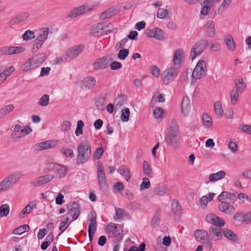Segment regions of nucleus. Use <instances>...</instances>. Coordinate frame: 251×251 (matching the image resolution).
I'll use <instances>...</instances> for the list:
<instances>
[{"label":"nucleus","mask_w":251,"mask_h":251,"mask_svg":"<svg viewBox=\"0 0 251 251\" xmlns=\"http://www.w3.org/2000/svg\"><path fill=\"white\" fill-rule=\"evenodd\" d=\"M165 141L167 145L171 146L174 148L179 147L180 142L179 138V128L176 121L174 120L170 127V131L166 134Z\"/></svg>","instance_id":"f257e3e1"},{"label":"nucleus","mask_w":251,"mask_h":251,"mask_svg":"<svg viewBox=\"0 0 251 251\" xmlns=\"http://www.w3.org/2000/svg\"><path fill=\"white\" fill-rule=\"evenodd\" d=\"M77 150L76 162L78 164H83L86 162L92 154L90 142L86 140L81 142L77 147Z\"/></svg>","instance_id":"f03ea898"},{"label":"nucleus","mask_w":251,"mask_h":251,"mask_svg":"<svg viewBox=\"0 0 251 251\" xmlns=\"http://www.w3.org/2000/svg\"><path fill=\"white\" fill-rule=\"evenodd\" d=\"M46 59L43 54H36L27 59L21 66L20 69L24 72H28L38 68Z\"/></svg>","instance_id":"7ed1b4c3"},{"label":"nucleus","mask_w":251,"mask_h":251,"mask_svg":"<svg viewBox=\"0 0 251 251\" xmlns=\"http://www.w3.org/2000/svg\"><path fill=\"white\" fill-rule=\"evenodd\" d=\"M20 174L15 173L5 177L0 182V193L5 192L11 189L17 183L20 178Z\"/></svg>","instance_id":"20e7f679"},{"label":"nucleus","mask_w":251,"mask_h":251,"mask_svg":"<svg viewBox=\"0 0 251 251\" xmlns=\"http://www.w3.org/2000/svg\"><path fill=\"white\" fill-rule=\"evenodd\" d=\"M208 46V41L201 39L197 41L192 46L190 51V58L193 60L200 56Z\"/></svg>","instance_id":"39448f33"},{"label":"nucleus","mask_w":251,"mask_h":251,"mask_svg":"<svg viewBox=\"0 0 251 251\" xmlns=\"http://www.w3.org/2000/svg\"><path fill=\"white\" fill-rule=\"evenodd\" d=\"M31 131L32 129L29 126H21L17 124L14 126L11 137L14 141H17L23 137L29 134Z\"/></svg>","instance_id":"423d86ee"},{"label":"nucleus","mask_w":251,"mask_h":251,"mask_svg":"<svg viewBox=\"0 0 251 251\" xmlns=\"http://www.w3.org/2000/svg\"><path fill=\"white\" fill-rule=\"evenodd\" d=\"M113 60L112 54L102 56L96 59L93 63V69L95 70H103L107 68Z\"/></svg>","instance_id":"0eeeda50"},{"label":"nucleus","mask_w":251,"mask_h":251,"mask_svg":"<svg viewBox=\"0 0 251 251\" xmlns=\"http://www.w3.org/2000/svg\"><path fill=\"white\" fill-rule=\"evenodd\" d=\"M206 72L207 68L205 61L203 60H200L193 70L192 77L196 79H200L206 75Z\"/></svg>","instance_id":"6e6552de"},{"label":"nucleus","mask_w":251,"mask_h":251,"mask_svg":"<svg viewBox=\"0 0 251 251\" xmlns=\"http://www.w3.org/2000/svg\"><path fill=\"white\" fill-rule=\"evenodd\" d=\"M178 74L177 69L170 67L166 69L162 74V79L165 84H168Z\"/></svg>","instance_id":"1a4fd4ad"},{"label":"nucleus","mask_w":251,"mask_h":251,"mask_svg":"<svg viewBox=\"0 0 251 251\" xmlns=\"http://www.w3.org/2000/svg\"><path fill=\"white\" fill-rule=\"evenodd\" d=\"M93 8V6L91 4L83 5L74 9L70 12L69 16L71 18H75L79 15L90 11Z\"/></svg>","instance_id":"9d476101"},{"label":"nucleus","mask_w":251,"mask_h":251,"mask_svg":"<svg viewBox=\"0 0 251 251\" xmlns=\"http://www.w3.org/2000/svg\"><path fill=\"white\" fill-rule=\"evenodd\" d=\"M48 168L50 170L54 169L55 170L56 176L59 178L64 177L67 174V168L56 163H49Z\"/></svg>","instance_id":"9b49d317"},{"label":"nucleus","mask_w":251,"mask_h":251,"mask_svg":"<svg viewBox=\"0 0 251 251\" xmlns=\"http://www.w3.org/2000/svg\"><path fill=\"white\" fill-rule=\"evenodd\" d=\"M84 49L82 45L74 46L69 49L66 54L70 61L76 58L82 51Z\"/></svg>","instance_id":"f8f14e48"},{"label":"nucleus","mask_w":251,"mask_h":251,"mask_svg":"<svg viewBox=\"0 0 251 251\" xmlns=\"http://www.w3.org/2000/svg\"><path fill=\"white\" fill-rule=\"evenodd\" d=\"M53 178L54 176L53 175L48 174L33 179L31 181V184L34 187L40 186L43 184L50 182Z\"/></svg>","instance_id":"ddd939ff"},{"label":"nucleus","mask_w":251,"mask_h":251,"mask_svg":"<svg viewBox=\"0 0 251 251\" xmlns=\"http://www.w3.org/2000/svg\"><path fill=\"white\" fill-rule=\"evenodd\" d=\"M206 220L207 222L216 226V227H222L226 224L225 221L222 218L213 214L207 215L206 217Z\"/></svg>","instance_id":"4468645a"},{"label":"nucleus","mask_w":251,"mask_h":251,"mask_svg":"<svg viewBox=\"0 0 251 251\" xmlns=\"http://www.w3.org/2000/svg\"><path fill=\"white\" fill-rule=\"evenodd\" d=\"M68 214L72 216L74 220H76L80 213L78 204L75 202H70L68 206Z\"/></svg>","instance_id":"2eb2a0df"},{"label":"nucleus","mask_w":251,"mask_h":251,"mask_svg":"<svg viewBox=\"0 0 251 251\" xmlns=\"http://www.w3.org/2000/svg\"><path fill=\"white\" fill-rule=\"evenodd\" d=\"M29 16V13L27 12L18 14L10 20L9 25L11 26H14L15 25L24 22L27 19Z\"/></svg>","instance_id":"dca6fc26"},{"label":"nucleus","mask_w":251,"mask_h":251,"mask_svg":"<svg viewBox=\"0 0 251 251\" xmlns=\"http://www.w3.org/2000/svg\"><path fill=\"white\" fill-rule=\"evenodd\" d=\"M96 83V80L94 77L87 76L85 77L82 81V88L85 90H89L92 89Z\"/></svg>","instance_id":"f3484780"},{"label":"nucleus","mask_w":251,"mask_h":251,"mask_svg":"<svg viewBox=\"0 0 251 251\" xmlns=\"http://www.w3.org/2000/svg\"><path fill=\"white\" fill-rule=\"evenodd\" d=\"M121 230V226L118 224H109L106 227L107 233L110 236L113 237H116L120 235Z\"/></svg>","instance_id":"a211bd4d"},{"label":"nucleus","mask_w":251,"mask_h":251,"mask_svg":"<svg viewBox=\"0 0 251 251\" xmlns=\"http://www.w3.org/2000/svg\"><path fill=\"white\" fill-rule=\"evenodd\" d=\"M221 228L220 227L211 226L209 228V236L213 241H217L222 238Z\"/></svg>","instance_id":"6ab92c4d"},{"label":"nucleus","mask_w":251,"mask_h":251,"mask_svg":"<svg viewBox=\"0 0 251 251\" xmlns=\"http://www.w3.org/2000/svg\"><path fill=\"white\" fill-rule=\"evenodd\" d=\"M219 210L226 214L232 215L234 213L235 208L232 205L227 202H223L219 204Z\"/></svg>","instance_id":"aec40b11"},{"label":"nucleus","mask_w":251,"mask_h":251,"mask_svg":"<svg viewBox=\"0 0 251 251\" xmlns=\"http://www.w3.org/2000/svg\"><path fill=\"white\" fill-rule=\"evenodd\" d=\"M57 141L55 140H48L44 141L35 146L36 149L38 150H43L49 148H54L57 145Z\"/></svg>","instance_id":"412c9836"},{"label":"nucleus","mask_w":251,"mask_h":251,"mask_svg":"<svg viewBox=\"0 0 251 251\" xmlns=\"http://www.w3.org/2000/svg\"><path fill=\"white\" fill-rule=\"evenodd\" d=\"M184 57V51L181 49L176 50L174 56L173 64L175 66L180 67L182 59Z\"/></svg>","instance_id":"4be33fe9"},{"label":"nucleus","mask_w":251,"mask_h":251,"mask_svg":"<svg viewBox=\"0 0 251 251\" xmlns=\"http://www.w3.org/2000/svg\"><path fill=\"white\" fill-rule=\"evenodd\" d=\"M191 102L188 96H184L181 102V111L184 115L186 116L191 109Z\"/></svg>","instance_id":"5701e85b"},{"label":"nucleus","mask_w":251,"mask_h":251,"mask_svg":"<svg viewBox=\"0 0 251 251\" xmlns=\"http://www.w3.org/2000/svg\"><path fill=\"white\" fill-rule=\"evenodd\" d=\"M205 32L209 37H214L216 34L215 24L213 22L207 21L205 25Z\"/></svg>","instance_id":"b1692460"},{"label":"nucleus","mask_w":251,"mask_h":251,"mask_svg":"<svg viewBox=\"0 0 251 251\" xmlns=\"http://www.w3.org/2000/svg\"><path fill=\"white\" fill-rule=\"evenodd\" d=\"M118 12L119 10L117 7H112L101 13L100 18L101 20H105L112 17Z\"/></svg>","instance_id":"393cba45"},{"label":"nucleus","mask_w":251,"mask_h":251,"mask_svg":"<svg viewBox=\"0 0 251 251\" xmlns=\"http://www.w3.org/2000/svg\"><path fill=\"white\" fill-rule=\"evenodd\" d=\"M49 32V27H42L39 30L36 38L45 42L48 38Z\"/></svg>","instance_id":"a878e982"},{"label":"nucleus","mask_w":251,"mask_h":251,"mask_svg":"<svg viewBox=\"0 0 251 251\" xmlns=\"http://www.w3.org/2000/svg\"><path fill=\"white\" fill-rule=\"evenodd\" d=\"M227 49L231 51H234L236 48V45L234 41L232 36L231 35H226L224 39Z\"/></svg>","instance_id":"bb28decb"},{"label":"nucleus","mask_w":251,"mask_h":251,"mask_svg":"<svg viewBox=\"0 0 251 251\" xmlns=\"http://www.w3.org/2000/svg\"><path fill=\"white\" fill-rule=\"evenodd\" d=\"M226 173L224 171H220L216 173L211 174L209 176V180L211 182H216L225 178Z\"/></svg>","instance_id":"cd10ccee"},{"label":"nucleus","mask_w":251,"mask_h":251,"mask_svg":"<svg viewBox=\"0 0 251 251\" xmlns=\"http://www.w3.org/2000/svg\"><path fill=\"white\" fill-rule=\"evenodd\" d=\"M91 33L95 36H100L104 34L103 31V25L99 23L93 25L91 29Z\"/></svg>","instance_id":"c85d7f7f"},{"label":"nucleus","mask_w":251,"mask_h":251,"mask_svg":"<svg viewBox=\"0 0 251 251\" xmlns=\"http://www.w3.org/2000/svg\"><path fill=\"white\" fill-rule=\"evenodd\" d=\"M235 88L232 89L238 92H243L246 87V85L243 79H236L234 81Z\"/></svg>","instance_id":"c756f323"},{"label":"nucleus","mask_w":251,"mask_h":251,"mask_svg":"<svg viewBox=\"0 0 251 251\" xmlns=\"http://www.w3.org/2000/svg\"><path fill=\"white\" fill-rule=\"evenodd\" d=\"M87 223L88 225V232H95L96 231V217L94 216L89 217Z\"/></svg>","instance_id":"7c9ffc66"},{"label":"nucleus","mask_w":251,"mask_h":251,"mask_svg":"<svg viewBox=\"0 0 251 251\" xmlns=\"http://www.w3.org/2000/svg\"><path fill=\"white\" fill-rule=\"evenodd\" d=\"M15 69L13 66L5 69L3 71L1 68V75L0 76L2 78L1 80L3 82L8 76H9L12 74V73L15 71Z\"/></svg>","instance_id":"2f4dec72"},{"label":"nucleus","mask_w":251,"mask_h":251,"mask_svg":"<svg viewBox=\"0 0 251 251\" xmlns=\"http://www.w3.org/2000/svg\"><path fill=\"white\" fill-rule=\"evenodd\" d=\"M36 202L35 201L30 202L21 212L19 216L21 218L24 217V215L30 213L34 207L36 206Z\"/></svg>","instance_id":"473e14b6"},{"label":"nucleus","mask_w":251,"mask_h":251,"mask_svg":"<svg viewBox=\"0 0 251 251\" xmlns=\"http://www.w3.org/2000/svg\"><path fill=\"white\" fill-rule=\"evenodd\" d=\"M203 126L206 128H210L213 126L212 118L207 113H203L202 116Z\"/></svg>","instance_id":"72a5a7b5"},{"label":"nucleus","mask_w":251,"mask_h":251,"mask_svg":"<svg viewBox=\"0 0 251 251\" xmlns=\"http://www.w3.org/2000/svg\"><path fill=\"white\" fill-rule=\"evenodd\" d=\"M229 97L231 104L233 105L237 104L239 99V92L231 89L229 92Z\"/></svg>","instance_id":"f704fd0d"},{"label":"nucleus","mask_w":251,"mask_h":251,"mask_svg":"<svg viewBox=\"0 0 251 251\" xmlns=\"http://www.w3.org/2000/svg\"><path fill=\"white\" fill-rule=\"evenodd\" d=\"M118 172L125 176L126 181L131 178V174L128 168L126 166H121L118 169Z\"/></svg>","instance_id":"c9c22d12"},{"label":"nucleus","mask_w":251,"mask_h":251,"mask_svg":"<svg viewBox=\"0 0 251 251\" xmlns=\"http://www.w3.org/2000/svg\"><path fill=\"white\" fill-rule=\"evenodd\" d=\"M228 199H230L231 200H235L236 199L235 195L231 194L227 192L224 191V192H222L219 196V200L221 202H225V201H226Z\"/></svg>","instance_id":"e433bc0d"},{"label":"nucleus","mask_w":251,"mask_h":251,"mask_svg":"<svg viewBox=\"0 0 251 251\" xmlns=\"http://www.w3.org/2000/svg\"><path fill=\"white\" fill-rule=\"evenodd\" d=\"M153 38L158 40H162L166 38L165 32L160 28L155 27L153 28Z\"/></svg>","instance_id":"4c0bfd02"},{"label":"nucleus","mask_w":251,"mask_h":251,"mask_svg":"<svg viewBox=\"0 0 251 251\" xmlns=\"http://www.w3.org/2000/svg\"><path fill=\"white\" fill-rule=\"evenodd\" d=\"M223 233L225 237L231 241L235 242L237 240V236L232 230L228 228L224 229Z\"/></svg>","instance_id":"58836bf2"},{"label":"nucleus","mask_w":251,"mask_h":251,"mask_svg":"<svg viewBox=\"0 0 251 251\" xmlns=\"http://www.w3.org/2000/svg\"><path fill=\"white\" fill-rule=\"evenodd\" d=\"M214 108L216 115L219 117H222L224 114V110L222 108V103L220 101L215 102Z\"/></svg>","instance_id":"ea45409f"},{"label":"nucleus","mask_w":251,"mask_h":251,"mask_svg":"<svg viewBox=\"0 0 251 251\" xmlns=\"http://www.w3.org/2000/svg\"><path fill=\"white\" fill-rule=\"evenodd\" d=\"M214 194L213 193H209L207 195L202 196L201 199V204L202 207H205L209 201L212 200Z\"/></svg>","instance_id":"a19ab883"},{"label":"nucleus","mask_w":251,"mask_h":251,"mask_svg":"<svg viewBox=\"0 0 251 251\" xmlns=\"http://www.w3.org/2000/svg\"><path fill=\"white\" fill-rule=\"evenodd\" d=\"M143 171L144 174L148 177H151L153 175L149 163L146 160L143 161Z\"/></svg>","instance_id":"79ce46f5"},{"label":"nucleus","mask_w":251,"mask_h":251,"mask_svg":"<svg viewBox=\"0 0 251 251\" xmlns=\"http://www.w3.org/2000/svg\"><path fill=\"white\" fill-rule=\"evenodd\" d=\"M60 152L67 158H72L75 157L74 151L71 148L62 147L60 150Z\"/></svg>","instance_id":"37998d69"},{"label":"nucleus","mask_w":251,"mask_h":251,"mask_svg":"<svg viewBox=\"0 0 251 251\" xmlns=\"http://www.w3.org/2000/svg\"><path fill=\"white\" fill-rule=\"evenodd\" d=\"M29 230V226L27 225H24L14 229L12 233L15 235H21Z\"/></svg>","instance_id":"c03bdc74"},{"label":"nucleus","mask_w":251,"mask_h":251,"mask_svg":"<svg viewBox=\"0 0 251 251\" xmlns=\"http://www.w3.org/2000/svg\"><path fill=\"white\" fill-rule=\"evenodd\" d=\"M195 235L199 241L201 242L207 239L208 234L205 231L198 230L195 232Z\"/></svg>","instance_id":"a18cd8bd"},{"label":"nucleus","mask_w":251,"mask_h":251,"mask_svg":"<svg viewBox=\"0 0 251 251\" xmlns=\"http://www.w3.org/2000/svg\"><path fill=\"white\" fill-rule=\"evenodd\" d=\"M164 114V111L162 107H157L153 111V115L155 119L161 120Z\"/></svg>","instance_id":"49530a36"},{"label":"nucleus","mask_w":251,"mask_h":251,"mask_svg":"<svg viewBox=\"0 0 251 251\" xmlns=\"http://www.w3.org/2000/svg\"><path fill=\"white\" fill-rule=\"evenodd\" d=\"M10 212V207L8 204H3L0 206V218L6 217Z\"/></svg>","instance_id":"de8ad7c7"},{"label":"nucleus","mask_w":251,"mask_h":251,"mask_svg":"<svg viewBox=\"0 0 251 251\" xmlns=\"http://www.w3.org/2000/svg\"><path fill=\"white\" fill-rule=\"evenodd\" d=\"M130 110L128 108H125L121 111V119L124 122H126L129 120Z\"/></svg>","instance_id":"09e8293b"},{"label":"nucleus","mask_w":251,"mask_h":251,"mask_svg":"<svg viewBox=\"0 0 251 251\" xmlns=\"http://www.w3.org/2000/svg\"><path fill=\"white\" fill-rule=\"evenodd\" d=\"M35 37L34 32L29 29L26 30L23 35V39L25 41L31 40Z\"/></svg>","instance_id":"8fccbe9b"},{"label":"nucleus","mask_w":251,"mask_h":251,"mask_svg":"<svg viewBox=\"0 0 251 251\" xmlns=\"http://www.w3.org/2000/svg\"><path fill=\"white\" fill-rule=\"evenodd\" d=\"M104 152V150L102 147L97 148L94 151L93 157L94 160H98L101 158Z\"/></svg>","instance_id":"3c124183"},{"label":"nucleus","mask_w":251,"mask_h":251,"mask_svg":"<svg viewBox=\"0 0 251 251\" xmlns=\"http://www.w3.org/2000/svg\"><path fill=\"white\" fill-rule=\"evenodd\" d=\"M115 210V220H117L122 219L125 216H126V212L124 209L119 208H116Z\"/></svg>","instance_id":"603ef678"},{"label":"nucleus","mask_w":251,"mask_h":251,"mask_svg":"<svg viewBox=\"0 0 251 251\" xmlns=\"http://www.w3.org/2000/svg\"><path fill=\"white\" fill-rule=\"evenodd\" d=\"M232 1V0H224L220 6L218 8V13H222L224 10L228 8Z\"/></svg>","instance_id":"864d4df0"},{"label":"nucleus","mask_w":251,"mask_h":251,"mask_svg":"<svg viewBox=\"0 0 251 251\" xmlns=\"http://www.w3.org/2000/svg\"><path fill=\"white\" fill-rule=\"evenodd\" d=\"M25 51V49L22 46H11L10 55L19 54Z\"/></svg>","instance_id":"5fc2aeb1"},{"label":"nucleus","mask_w":251,"mask_h":251,"mask_svg":"<svg viewBox=\"0 0 251 251\" xmlns=\"http://www.w3.org/2000/svg\"><path fill=\"white\" fill-rule=\"evenodd\" d=\"M44 43L43 41L36 38L32 46V52H36L42 47Z\"/></svg>","instance_id":"6e6d98bb"},{"label":"nucleus","mask_w":251,"mask_h":251,"mask_svg":"<svg viewBox=\"0 0 251 251\" xmlns=\"http://www.w3.org/2000/svg\"><path fill=\"white\" fill-rule=\"evenodd\" d=\"M49 96L45 94L39 100L38 103L42 106H46L49 103Z\"/></svg>","instance_id":"4d7b16f0"},{"label":"nucleus","mask_w":251,"mask_h":251,"mask_svg":"<svg viewBox=\"0 0 251 251\" xmlns=\"http://www.w3.org/2000/svg\"><path fill=\"white\" fill-rule=\"evenodd\" d=\"M153 193L157 195L164 196L167 193V188L164 186L157 187L154 189Z\"/></svg>","instance_id":"13d9d810"},{"label":"nucleus","mask_w":251,"mask_h":251,"mask_svg":"<svg viewBox=\"0 0 251 251\" xmlns=\"http://www.w3.org/2000/svg\"><path fill=\"white\" fill-rule=\"evenodd\" d=\"M125 104V100L124 97L119 96L116 98L114 100V104L116 108H120Z\"/></svg>","instance_id":"bf43d9fd"},{"label":"nucleus","mask_w":251,"mask_h":251,"mask_svg":"<svg viewBox=\"0 0 251 251\" xmlns=\"http://www.w3.org/2000/svg\"><path fill=\"white\" fill-rule=\"evenodd\" d=\"M128 54L129 51L127 49H123L119 50L118 53V57L121 60H125Z\"/></svg>","instance_id":"052dcab7"},{"label":"nucleus","mask_w":251,"mask_h":251,"mask_svg":"<svg viewBox=\"0 0 251 251\" xmlns=\"http://www.w3.org/2000/svg\"><path fill=\"white\" fill-rule=\"evenodd\" d=\"M168 12L167 9L159 8L157 11L156 16L159 19L165 18L168 15Z\"/></svg>","instance_id":"680f3d73"},{"label":"nucleus","mask_w":251,"mask_h":251,"mask_svg":"<svg viewBox=\"0 0 251 251\" xmlns=\"http://www.w3.org/2000/svg\"><path fill=\"white\" fill-rule=\"evenodd\" d=\"M233 219L237 221L246 223L245 214L241 212L236 213L233 216Z\"/></svg>","instance_id":"e2e57ef3"},{"label":"nucleus","mask_w":251,"mask_h":251,"mask_svg":"<svg viewBox=\"0 0 251 251\" xmlns=\"http://www.w3.org/2000/svg\"><path fill=\"white\" fill-rule=\"evenodd\" d=\"M151 100H155L159 103L164 102L165 100V99L164 98V95L160 94L158 93H155L152 98Z\"/></svg>","instance_id":"0e129e2a"},{"label":"nucleus","mask_w":251,"mask_h":251,"mask_svg":"<svg viewBox=\"0 0 251 251\" xmlns=\"http://www.w3.org/2000/svg\"><path fill=\"white\" fill-rule=\"evenodd\" d=\"M84 126V123L81 120H79L77 122L76 129L75 133L76 136H79L83 133L82 128Z\"/></svg>","instance_id":"69168bd1"},{"label":"nucleus","mask_w":251,"mask_h":251,"mask_svg":"<svg viewBox=\"0 0 251 251\" xmlns=\"http://www.w3.org/2000/svg\"><path fill=\"white\" fill-rule=\"evenodd\" d=\"M242 132L251 135V126L248 125H241L238 127Z\"/></svg>","instance_id":"338daca9"},{"label":"nucleus","mask_w":251,"mask_h":251,"mask_svg":"<svg viewBox=\"0 0 251 251\" xmlns=\"http://www.w3.org/2000/svg\"><path fill=\"white\" fill-rule=\"evenodd\" d=\"M11 46H3L0 48V55H10Z\"/></svg>","instance_id":"774afa93"}]
</instances>
